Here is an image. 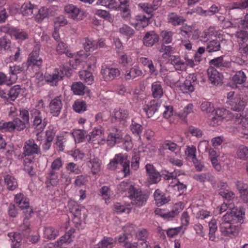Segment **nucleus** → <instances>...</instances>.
Instances as JSON below:
<instances>
[{
  "label": "nucleus",
  "mask_w": 248,
  "mask_h": 248,
  "mask_svg": "<svg viewBox=\"0 0 248 248\" xmlns=\"http://www.w3.org/2000/svg\"><path fill=\"white\" fill-rule=\"evenodd\" d=\"M151 18V16H143L141 18L139 19L138 22L136 24V28L139 30L140 27L144 28L147 27L149 23V20Z\"/></svg>",
  "instance_id": "4c0bfd02"
},
{
  "label": "nucleus",
  "mask_w": 248,
  "mask_h": 248,
  "mask_svg": "<svg viewBox=\"0 0 248 248\" xmlns=\"http://www.w3.org/2000/svg\"><path fill=\"white\" fill-rule=\"evenodd\" d=\"M67 23V19L63 15H61L54 19V24L56 28L64 26Z\"/></svg>",
  "instance_id": "37998d69"
},
{
  "label": "nucleus",
  "mask_w": 248,
  "mask_h": 248,
  "mask_svg": "<svg viewBox=\"0 0 248 248\" xmlns=\"http://www.w3.org/2000/svg\"><path fill=\"white\" fill-rule=\"evenodd\" d=\"M114 243L111 238H107L102 240L95 248H112Z\"/></svg>",
  "instance_id": "58836bf2"
},
{
  "label": "nucleus",
  "mask_w": 248,
  "mask_h": 248,
  "mask_svg": "<svg viewBox=\"0 0 248 248\" xmlns=\"http://www.w3.org/2000/svg\"><path fill=\"white\" fill-rule=\"evenodd\" d=\"M223 58L222 56L215 58L210 61V63L216 67H224L223 63Z\"/></svg>",
  "instance_id": "bf43d9fd"
},
{
  "label": "nucleus",
  "mask_w": 248,
  "mask_h": 248,
  "mask_svg": "<svg viewBox=\"0 0 248 248\" xmlns=\"http://www.w3.org/2000/svg\"><path fill=\"white\" fill-rule=\"evenodd\" d=\"M220 232L225 236L232 237L238 235L239 229L237 226L232 225L231 223H221Z\"/></svg>",
  "instance_id": "423d86ee"
},
{
  "label": "nucleus",
  "mask_w": 248,
  "mask_h": 248,
  "mask_svg": "<svg viewBox=\"0 0 248 248\" xmlns=\"http://www.w3.org/2000/svg\"><path fill=\"white\" fill-rule=\"evenodd\" d=\"M236 37L243 43L246 42L248 40V32L247 31L241 30L237 31L235 34Z\"/></svg>",
  "instance_id": "13d9d810"
},
{
  "label": "nucleus",
  "mask_w": 248,
  "mask_h": 248,
  "mask_svg": "<svg viewBox=\"0 0 248 248\" xmlns=\"http://www.w3.org/2000/svg\"><path fill=\"white\" fill-rule=\"evenodd\" d=\"M84 47L86 52L93 51L98 48V45L94 41L87 39L84 43Z\"/></svg>",
  "instance_id": "a19ab883"
},
{
  "label": "nucleus",
  "mask_w": 248,
  "mask_h": 248,
  "mask_svg": "<svg viewBox=\"0 0 248 248\" xmlns=\"http://www.w3.org/2000/svg\"><path fill=\"white\" fill-rule=\"evenodd\" d=\"M237 156L241 159H246L248 157V149L247 147L241 146L237 151Z\"/></svg>",
  "instance_id": "de8ad7c7"
},
{
  "label": "nucleus",
  "mask_w": 248,
  "mask_h": 248,
  "mask_svg": "<svg viewBox=\"0 0 248 248\" xmlns=\"http://www.w3.org/2000/svg\"><path fill=\"white\" fill-rule=\"evenodd\" d=\"M124 141V139L122 137L121 130L114 127L108 135L107 142L108 145L112 147L116 143L122 142Z\"/></svg>",
  "instance_id": "0eeeda50"
},
{
  "label": "nucleus",
  "mask_w": 248,
  "mask_h": 248,
  "mask_svg": "<svg viewBox=\"0 0 248 248\" xmlns=\"http://www.w3.org/2000/svg\"><path fill=\"white\" fill-rule=\"evenodd\" d=\"M4 182L7 186V188L10 190H15L18 186L17 182L16 179L9 175H7L5 176Z\"/></svg>",
  "instance_id": "a878e982"
},
{
  "label": "nucleus",
  "mask_w": 248,
  "mask_h": 248,
  "mask_svg": "<svg viewBox=\"0 0 248 248\" xmlns=\"http://www.w3.org/2000/svg\"><path fill=\"white\" fill-rule=\"evenodd\" d=\"M85 132L82 131L80 130L75 131L73 133V136L76 140H78V142L82 141L85 137Z\"/></svg>",
  "instance_id": "338daca9"
},
{
  "label": "nucleus",
  "mask_w": 248,
  "mask_h": 248,
  "mask_svg": "<svg viewBox=\"0 0 248 248\" xmlns=\"http://www.w3.org/2000/svg\"><path fill=\"white\" fill-rule=\"evenodd\" d=\"M62 78V76L59 73H53L45 76V81L52 86H56L58 82Z\"/></svg>",
  "instance_id": "b1692460"
},
{
  "label": "nucleus",
  "mask_w": 248,
  "mask_h": 248,
  "mask_svg": "<svg viewBox=\"0 0 248 248\" xmlns=\"http://www.w3.org/2000/svg\"><path fill=\"white\" fill-rule=\"evenodd\" d=\"M23 155L25 156H30L34 154H40V149L34 140L30 139L25 142L23 147Z\"/></svg>",
  "instance_id": "6e6552de"
},
{
  "label": "nucleus",
  "mask_w": 248,
  "mask_h": 248,
  "mask_svg": "<svg viewBox=\"0 0 248 248\" xmlns=\"http://www.w3.org/2000/svg\"><path fill=\"white\" fill-rule=\"evenodd\" d=\"M140 159V155L138 153L135 154V155L132 157L131 168L134 170H137L139 167V161Z\"/></svg>",
  "instance_id": "0e129e2a"
},
{
  "label": "nucleus",
  "mask_w": 248,
  "mask_h": 248,
  "mask_svg": "<svg viewBox=\"0 0 248 248\" xmlns=\"http://www.w3.org/2000/svg\"><path fill=\"white\" fill-rule=\"evenodd\" d=\"M143 111L148 118H156L162 113L164 118H168L172 114L173 108L171 106H166L158 101L153 100L150 102V105H147L143 108Z\"/></svg>",
  "instance_id": "f257e3e1"
},
{
  "label": "nucleus",
  "mask_w": 248,
  "mask_h": 248,
  "mask_svg": "<svg viewBox=\"0 0 248 248\" xmlns=\"http://www.w3.org/2000/svg\"><path fill=\"white\" fill-rule=\"evenodd\" d=\"M209 80L210 82L215 86L222 83V76L213 66H210L207 70Z\"/></svg>",
  "instance_id": "9b49d317"
},
{
  "label": "nucleus",
  "mask_w": 248,
  "mask_h": 248,
  "mask_svg": "<svg viewBox=\"0 0 248 248\" xmlns=\"http://www.w3.org/2000/svg\"><path fill=\"white\" fill-rule=\"evenodd\" d=\"M21 92V88L19 85H15L12 87L8 91L7 99L14 101L18 96Z\"/></svg>",
  "instance_id": "c756f323"
},
{
  "label": "nucleus",
  "mask_w": 248,
  "mask_h": 248,
  "mask_svg": "<svg viewBox=\"0 0 248 248\" xmlns=\"http://www.w3.org/2000/svg\"><path fill=\"white\" fill-rule=\"evenodd\" d=\"M75 232V230L72 229L68 231L64 235L62 236L61 238L57 241V243L59 246H61L65 243H70L72 241L73 234Z\"/></svg>",
  "instance_id": "bb28decb"
},
{
  "label": "nucleus",
  "mask_w": 248,
  "mask_h": 248,
  "mask_svg": "<svg viewBox=\"0 0 248 248\" xmlns=\"http://www.w3.org/2000/svg\"><path fill=\"white\" fill-rule=\"evenodd\" d=\"M120 32L129 36H132L134 34V31L125 25H123L122 27L120 28Z\"/></svg>",
  "instance_id": "e2e57ef3"
},
{
  "label": "nucleus",
  "mask_w": 248,
  "mask_h": 248,
  "mask_svg": "<svg viewBox=\"0 0 248 248\" xmlns=\"http://www.w3.org/2000/svg\"><path fill=\"white\" fill-rule=\"evenodd\" d=\"M218 194L222 196L223 198L231 200L233 198V193L227 189L221 188L219 189Z\"/></svg>",
  "instance_id": "603ef678"
},
{
  "label": "nucleus",
  "mask_w": 248,
  "mask_h": 248,
  "mask_svg": "<svg viewBox=\"0 0 248 248\" xmlns=\"http://www.w3.org/2000/svg\"><path fill=\"white\" fill-rule=\"evenodd\" d=\"M118 163L123 166V171L124 173V176L130 174L129 164L130 161L128 159V156L126 154H119L115 155Z\"/></svg>",
  "instance_id": "ddd939ff"
},
{
  "label": "nucleus",
  "mask_w": 248,
  "mask_h": 248,
  "mask_svg": "<svg viewBox=\"0 0 248 248\" xmlns=\"http://www.w3.org/2000/svg\"><path fill=\"white\" fill-rule=\"evenodd\" d=\"M101 74L105 80H112L120 75V71L118 68L103 67Z\"/></svg>",
  "instance_id": "4468645a"
},
{
  "label": "nucleus",
  "mask_w": 248,
  "mask_h": 248,
  "mask_svg": "<svg viewBox=\"0 0 248 248\" xmlns=\"http://www.w3.org/2000/svg\"><path fill=\"white\" fill-rule=\"evenodd\" d=\"M232 120L235 126L233 127V132L237 133L239 136L242 138L248 139V128L247 124L245 123L243 119H241L238 114L233 116Z\"/></svg>",
  "instance_id": "f03ea898"
},
{
  "label": "nucleus",
  "mask_w": 248,
  "mask_h": 248,
  "mask_svg": "<svg viewBox=\"0 0 248 248\" xmlns=\"http://www.w3.org/2000/svg\"><path fill=\"white\" fill-rule=\"evenodd\" d=\"M71 89L75 94L83 95L85 93V87L82 82H77L72 84Z\"/></svg>",
  "instance_id": "c85d7f7f"
},
{
  "label": "nucleus",
  "mask_w": 248,
  "mask_h": 248,
  "mask_svg": "<svg viewBox=\"0 0 248 248\" xmlns=\"http://www.w3.org/2000/svg\"><path fill=\"white\" fill-rule=\"evenodd\" d=\"M10 46L11 41L6 36H5L0 38V49H8L10 48Z\"/></svg>",
  "instance_id": "5fc2aeb1"
},
{
  "label": "nucleus",
  "mask_w": 248,
  "mask_h": 248,
  "mask_svg": "<svg viewBox=\"0 0 248 248\" xmlns=\"http://www.w3.org/2000/svg\"><path fill=\"white\" fill-rule=\"evenodd\" d=\"M135 187L133 185H130L129 183L122 182L118 186V189L120 192H124L128 190V194H130V190Z\"/></svg>",
  "instance_id": "09e8293b"
},
{
  "label": "nucleus",
  "mask_w": 248,
  "mask_h": 248,
  "mask_svg": "<svg viewBox=\"0 0 248 248\" xmlns=\"http://www.w3.org/2000/svg\"><path fill=\"white\" fill-rule=\"evenodd\" d=\"M13 123L15 127V129H16L17 131H21L26 128V124L24 122L21 121L19 118H16L13 120Z\"/></svg>",
  "instance_id": "6e6d98bb"
},
{
  "label": "nucleus",
  "mask_w": 248,
  "mask_h": 248,
  "mask_svg": "<svg viewBox=\"0 0 248 248\" xmlns=\"http://www.w3.org/2000/svg\"><path fill=\"white\" fill-rule=\"evenodd\" d=\"M226 111L223 109H214L213 111L209 115L210 124L213 126H216L219 124L225 118Z\"/></svg>",
  "instance_id": "1a4fd4ad"
},
{
  "label": "nucleus",
  "mask_w": 248,
  "mask_h": 248,
  "mask_svg": "<svg viewBox=\"0 0 248 248\" xmlns=\"http://www.w3.org/2000/svg\"><path fill=\"white\" fill-rule=\"evenodd\" d=\"M35 12H37V14L35 15V18L38 21H42L48 16L47 9L45 7H42L38 10L37 9V11H35Z\"/></svg>",
  "instance_id": "c03bdc74"
},
{
  "label": "nucleus",
  "mask_w": 248,
  "mask_h": 248,
  "mask_svg": "<svg viewBox=\"0 0 248 248\" xmlns=\"http://www.w3.org/2000/svg\"><path fill=\"white\" fill-rule=\"evenodd\" d=\"M8 235L11 237V239L13 243L16 242L15 244L19 245V243L21 242L22 238L20 233H10Z\"/></svg>",
  "instance_id": "69168bd1"
},
{
  "label": "nucleus",
  "mask_w": 248,
  "mask_h": 248,
  "mask_svg": "<svg viewBox=\"0 0 248 248\" xmlns=\"http://www.w3.org/2000/svg\"><path fill=\"white\" fill-rule=\"evenodd\" d=\"M209 239L211 241H214L216 239V236L215 235V233L217 229V222L215 219L212 220L209 223Z\"/></svg>",
  "instance_id": "72a5a7b5"
},
{
  "label": "nucleus",
  "mask_w": 248,
  "mask_h": 248,
  "mask_svg": "<svg viewBox=\"0 0 248 248\" xmlns=\"http://www.w3.org/2000/svg\"><path fill=\"white\" fill-rule=\"evenodd\" d=\"M73 108L76 112L80 113L86 110V104L84 101H77L73 105Z\"/></svg>",
  "instance_id": "49530a36"
},
{
  "label": "nucleus",
  "mask_w": 248,
  "mask_h": 248,
  "mask_svg": "<svg viewBox=\"0 0 248 248\" xmlns=\"http://www.w3.org/2000/svg\"><path fill=\"white\" fill-rule=\"evenodd\" d=\"M182 90L187 93L188 92H192L194 91V84L192 83L190 79H186L182 86H181Z\"/></svg>",
  "instance_id": "a18cd8bd"
},
{
  "label": "nucleus",
  "mask_w": 248,
  "mask_h": 248,
  "mask_svg": "<svg viewBox=\"0 0 248 248\" xmlns=\"http://www.w3.org/2000/svg\"><path fill=\"white\" fill-rule=\"evenodd\" d=\"M80 78L88 85H91L93 81V77L92 73L87 71H83L80 72Z\"/></svg>",
  "instance_id": "473e14b6"
},
{
  "label": "nucleus",
  "mask_w": 248,
  "mask_h": 248,
  "mask_svg": "<svg viewBox=\"0 0 248 248\" xmlns=\"http://www.w3.org/2000/svg\"><path fill=\"white\" fill-rule=\"evenodd\" d=\"M64 11L68 16L73 19H78L80 10L77 6L73 4H68L64 7Z\"/></svg>",
  "instance_id": "6ab92c4d"
},
{
  "label": "nucleus",
  "mask_w": 248,
  "mask_h": 248,
  "mask_svg": "<svg viewBox=\"0 0 248 248\" xmlns=\"http://www.w3.org/2000/svg\"><path fill=\"white\" fill-rule=\"evenodd\" d=\"M194 178L201 182H204L206 181L211 180L213 176L210 173H202L195 175Z\"/></svg>",
  "instance_id": "3c124183"
},
{
  "label": "nucleus",
  "mask_w": 248,
  "mask_h": 248,
  "mask_svg": "<svg viewBox=\"0 0 248 248\" xmlns=\"http://www.w3.org/2000/svg\"><path fill=\"white\" fill-rule=\"evenodd\" d=\"M152 94L154 98H160L163 92L161 84L157 82H154L152 85Z\"/></svg>",
  "instance_id": "cd10ccee"
},
{
  "label": "nucleus",
  "mask_w": 248,
  "mask_h": 248,
  "mask_svg": "<svg viewBox=\"0 0 248 248\" xmlns=\"http://www.w3.org/2000/svg\"><path fill=\"white\" fill-rule=\"evenodd\" d=\"M215 34V29L213 27H210L208 29L204 31L202 37L205 40L204 41L209 40L210 37Z\"/></svg>",
  "instance_id": "680f3d73"
},
{
  "label": "nucleus",
  "mask_w": 248,
  "mask_h": 248,
  "mask_svg": "<svg viewBox=\"0 0 248 248\" xmlns=\"http://www.w3.org/2000/svg\"><path fill=\"white\" fill-rule=\"evenodd\" d=\"M40 47L38 46L34 47L32 52L30 54L28 60L26 64L28 67L29 66L36 65L39 66L42 63V60L39 57V51Z\"/></svg>",
  "instance_id": "9d476101"
},
{
  "label": "nucleus",
  "mask_w": 248,
  "mask_h": 248,
  "mask_svg": "<svg viewBox=\"0 0 248 248\" xmlns=\"http://www.w3.org/2000/svg\"><path fill=\"white\" fill-rule=\"evenodd\" d=\"M103 131L101 128H96L91 133L90 135L89 141H94L98 144H102L105 142L104 137L102 136Z\"/></svg>",
  "instance_id": "dca6fc26"
},
{
  "label": "nucleus",
  "mask_w": 248,
  "mask_h": 248,
  "mask_svg": "<svg viewBox=\"0 0 248 248\" xmlns=\"http://www.w3.org/2000/svg\"><path fill=\"white\" fill-rule=\"evenodd\" d=\"M24 204L25 206H23V208H21L22 210H24L23 213L25 215L24 217V224L26 225L27 228H28V220L31 217V215L33 214V210L32 207L30 206L29 201L27 199H25L24 201Z\"/></svg>",
  "instance_id": "4be33fe9"
},
{
  "label": "nucleus",
  "mask_w": 248,
  "mask_h": 248,
  "mask_svg": "<svg viewBox=\"0 0 248 248\" xmlns=\"http://www.w3.org/2000/svg\"><path fill=\"white\" fill-rule=\"evenodd\" d=\"M185 153L187 157L189 159H190L191 160L196 157V148L194 146H191V147L187 146L186 150Z\"/></svg>",
  "instance_id": "864d4df0"
},
{
  "label": "nucleus",
  "mask_w": 248,
  "mask_h": 248,
  "mask_svg": "<svg viewBox=\"0 0 248 248\" xmlns=\"http://www.w3.org/2000/svg\"><path fill=\"white\" fill-rule=\"evenodd\" d=\"M236 185L241 194V197L245 202H248V185L241 181H237Z\"/></svg>",
  "instance_id": "aec40b11"
},
{
  "label": "nucleus",
  "mask_w": 248,
  "mask_h": 248,
  "mask_svg": "<svg viewBox=\"0 0 248 248\" xmlns=\"http://www.w3.org/2000/svg\"><path fill=\"white\" fill-rule=\"evenodd\" d=\"M159 40L158 35L154 31L147 32L143 38V43L147 46H152Z\"/></svg>",
  "instance_id": "f3484780"
},
{
  "label": "nucleus",
  "mask_w": 248,
  "mask_h": 248,
  "mask_svg": "<svg viewBox=\"0 0 248 248\" xmlns=\"http://www.w3.org/2000/svg\"><path fill=\"white\" fill-rule=\"evenodd\" d=\"M230 102L229 105L231 106V109L236 111L243 110L247 105L246 102L239 95H235L234 100Z\"/></svg>",
  "instance_id": "2eb2a0df"
},
{
  "label": "nucleus",
  "mask_w": 248,
  "mask_h": 248,
  "mask_svg": "<svg viewBox=\"0 0 248 248\" xmlns=\"http://www.w3.org/2000/svg\"><path fill=\"white\" fill-rule=\"evenodd\" d=\"M35 11H37V8L31 2L24 3L20 8L21 14L24 16L29 17L33 16Z\"/></svg>",
  "instance_id": "a211bd4d"
},
{
  "label": "nucleus",
  "mask_w": 248,
  "mask_h": 248,
  "mask_svg": "<svg viewBox=\"0 0 248 248\" xmlns=\"http://www.w3.org/2000/svg\"><path fill=\"white\" fill-rule=\"evenodd\" d=\"M139 6L144 12L147 14V16H151V18L153 16V12L157 9L156 5H152L148 3H140Z\"/></svg>",
  "instance_id": "2f4dec72"
},
{
  "label": "nucleus",
  "mask_w": 248,
  "mask_h": 248,
  "mask_svg": "<svg viewBox=\"0 0 248 248\" xmlns=\"http://www.w3.org/2000/svg\"><path fill=\"white\" fill-rule=\"evenodd\" d=\"M128 115L129 113L127 110L120 108L118 110L115 111L113 118L115 120H118L124 123L128 118Z\"/></svg>",
  "instance_id": "393cba45"
},
{
  "label": "nucleus",
  "mask_w": 248,
  "mask_h": 248,
  "mask_svg": "<svg viewBox=\"0 0 248 248\" xmlns=\"http://www.w3.org/2000/svg\"><path fill=\"white\" fill-rule=\"evenodd\" d=\"M149 183L151 184L158 183L161 179V175L159 172L156 171L148 175Z\"/></svg>",
  "instance_id": "8fccbe9b"
},
{
  "label": "nucleus",
  "mask_w": 248,
  "mask_h": 248,
  "mask_svg": "<svg viewBox=\"0 0 248 248\" xmlns=\"http://www.w3.org/2000/svg\"><path fill=\"white\" fill-rule=\"evenodd\" d=\"M168 20L174 26L180 25L185 20L183 17L179 16L174 13H171L169 15Z\"/></svg>",
  "instance_id": "e433bc0d"
},
{
  "label": "nucleus",
  "mask_w": 248,
  "mask_h": 248,
  "mask_svg": "<svg viewBox=\"0 0 248 248\" xmlns=\"http://www.w3.org/2000/svg\"><path fill=\"white\" fill-rule=\"evenodd\" d=\"M62 107V103L60 96H57L52 99L49 103L50 113L53 116H58L61 112Z\"/></svg>",
  "instance_id": "f8f14e48"
},
{
  "label": "nucleus",
  "mask_w": 248,
  "mask_h": 248,
  "mask_svg": "<svg viewBox=\"0 0 248 248\" xmlns=\"http://www.w3.org/2000/svg\"><path fill=\"white\" fill-rule=\"evenodd\" d=\"M246 77L242 71H237L232 77V80L236 84H242L246 81Z\"/></svg>",
  "instance_id": "7c9ffc66"
},
{
  "label": "nucleus",
  "mask_w": 248,
  "mask_h": 248,
  "mask_svg": "<svg viewBox=\"0 0 248 248\" xmlns=\"http://www.w3.org/2000/svg\"><path fill=\"white\" fill-rule=\"evenodd\" d=\"M58 235V231L51 227H46L44 231L45 238L51 239H54Z\"/></svg>",
  "instance_id": "f704fd0d"
},
{
  "label": "nucleus",
  "mask_w": 248,
  "mask_h": 248,
  "mask_svg": "<svg viewBox=\"0 0 248 248\" xmlns=\"http://www.w3.org/2000/svg\"><path fill=\"white\" fill-rule=\"evenodd\" d=\"M220 45L219 41L217 40H212L210 41L206 47L207 51L209 52L217 51L220 50Z\"/></svg>",
  "instance_id": "c9c22d12"
},
{
  "label": "nucleus",
  "mask_w": 248,
  "mask_h": 248,
  "mask_svg": "<svg viewBox=\"0 0 248 248\" xmlns=\"http://www.w3.org/2000/svg\"><path fill=\"white\" fill-rule=\"evenodd\" d=\"M128 197L131 200L132 204L139 207L142 206L148 198L147 194L142 193L141 190L135 188H132L131 190H130V194Z\"/></svg>",
  "instance_id": "20e7f679"
},
{
  "label": "nucleus",
  "mask_w": 248,
  "mask_h": 248,
  "mask_svg": "<svg viewBox=\"0 0 248 248\" xmlns=\"http://www.w3.org/2000/svg\"><path fill=\"white\" fill-rule=\"evenodd\" d=\"M88 181L87 175H80L77 177L75 181V184L78 186H81L84 185Z\"/></svg>",
  "instance_id": "4d7b16f0"
},
{
  "label": "nucleus",
  "mask_w": 248,
  "mask_h": 248,
  "mask_svg": "<svg viewBox=\"0 0 248 248\" xmlns=\"http://www.w3.org/2000/svg\"><path fill=\"white\" fill-rule=\"evenodd\" d=\"M201 109L202 111H205L207 113H212L214 108L212 104L208 102L202 103L201 106Z\"/></svg>",
  "instance_id": "052dcab7"
},
{
  "label": "nucleus",
  "mask_w": 248,
  "mask_h": 248,
  "mask_svg": "<svg viewBox=\"0 0 248 248\" xmlns=\"http://www.w3.org/2000/svg\"><path fill=\"white\" fill-rule=\"evenodd\" d=\"M142 129L143 127L141 125L132 121L130 125V129L133 134L140 137V135L142 132Z\"/></svg>",
  "instance_id": "79ce46f5"
},
{
  "label": "nucleus",
  "mask_w": 248,
  "mask_h": 248,
  "mask_svg": "<svg viewBox=\"0 0 248 248\" xmlns=\"http://www.w3.org/2000/svg\"><path fill=\"white\" fill-rule=\"evenodd\" d=\"M92 165L91 170L93 174H96L100 169L101 162L98 158H94L90 161Z\"/></svg>",
  "instance_id": "ea45409f"
},
{
  "label": "nucleus",
  "mask_w": 248,
  "mask_h": 248,
  "mask_svg": "<svg viewBox=\"0 0 248 248\" xmlns=\"http://www.w3.org/2000/svg\"><path fill=\"white\" fill-rule=\"evenodd\" d=\"M69 209L71 213L75 218H80L81 215V211L84 208L79 206L77 203L71 202L69 203Z\"/></svg>",
  "instance_id": "5701e85b"
},
{
  "label": "nucleus",
  "mask_w": 248,
  "mask_h": 248,
  "mask_svg": "<svg viewBox=\"0 0 248 248\" xmlns=\"http://www.w3.org/2000/svg\"><path fill=\"white\" fill-rule=\"evenodd\" d=\"M196 170L197 171H202L204 167V163L201 160H198L197 157L192 160Z\"/></svg>",
  "instance_id": "774afa93"
},
{
  "label": "nucleus",
  "mask_w": 248,
  "mask_h": 248,
  "mask_svg": "<svg viewBox=\"0 0 248 248\" xmlns=\"http://www.w3.org/2000/svg\"><path fill=\"white\" fill-rule=\"evenodd\" d=\"M143 74L142 70L138 66H135L130 68L129 71H126L125 74L126 79H133L140 77Z\"/></svg>",
  "instance_id": "412c9836"
},
{
  "label": "nucleus",
  "mask_w": 248,
  "mask_h": 248,
  "mask_svg": "<svg viewBox=\"0 0 248 248\" xmlns=\"http://www.w3.org/2000/svg\"><path fill=\"white\" fill-rule=\"evenodd\" d=\"M31 115L34 118L33 126L37 131L38 135L43 131L46 125L47 121L41 111L37 109H33L31 111Z\"/></svg>",
  "instance_id": "7ed1b4c3"
},
{
  "label": "nucleus",
  "mask_w": 248,
  "mask_h": 248,
  "mask_svg": "<svg viewBox=\"0 0 248 248\" xmlns=\"http://www.w3.org/2000/svg\"><path fill=\"white\" fill-rule=\"evenodd\" d=\"M245 213L241 209H233L230 212H227L222 218L221 223H231V222H241Z\"/></svg>",
  "instance_id": "39448f33"
}]
</instances>
